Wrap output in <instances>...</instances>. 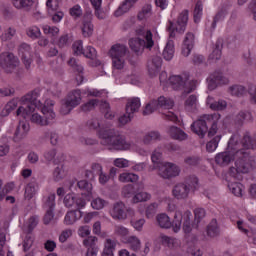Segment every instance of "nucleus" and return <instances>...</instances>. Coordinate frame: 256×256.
I'll use <instances>...</instances> for the list:
<instances>
[{
  "label": "nucleus",
  "instance_id": "obj_1",
  "mask_svg": "<svg viewBox=\"0 0 256 256\" xmlns=\"http://www.w3.org/2000/svg\"><path fill=\"white\" fill-rule=\"evenodd\" d=\"M21 101L26 107L20 106L17 111V117H23V119H29L32 123L45 127L51 125L55 121V111L53 108H49L43 105V102L39 100V90H34L21 98Z\"/></svg>",
  "mask_w": 256,
  "mask_h": 256
},
{
  "label": "nucleus",
  "instance_id": "obj_2",
  "mask_svg": "<svg viewBox=\"0 0 256 256\" xmlns=\"http://www.w3.org/2000/svg\"><path fill=\"white\" fill-rule=\"evenodd\" d=\"M243 147L244 149H256V135L251 137L249 132L244 134L242 141L239 143V136L234 135L230 138L228 142L229 151L218 153L215 157V161L217 165H222L225 167L226 165L230 164L231 161H235L237 156L235 153L237 150Z\"/></svg>",
  "mask_w": 256,
  "mask_h": 256
},
{
  "label": "nucleus",
  "instance_id": "obj_3",
  "mask_svg": "<svg viewBox=\"0 0 256 256\" xmlns=\"http://www.w3.org/2000/svg\"><path fill=\"white\" fill-rule=\"evenodd\" d=\"M187 23H189V10H183L178 15L176 23L171 20L168 21L166 31L169 33V40L162 53L165 61H171L175 57V42L171 39H175L177 33L183 35L187 30Z\"/></svg>",
  "mask_w": 256,
  "mask_h": 256
},
{
  "label": "nucleus",
  "instance_id": "obj_4",
  "mask_svg": "<svg viewBox=\"0 0 256 256\" xmlns=\"http://www.w3.org/2000/svg\"><path fill=\"white\" fill-rule=\"evenodd\" d=\"M98 137L101 145L111 147L115 151H129L131 149V142H127V138L115 129L99 130Z\"/></svg>",
  "mask_w": 256,
  "mask_h": 256
},
{
  "label": "nucleus",
  "instance_id": "obj_5",
  "mask_svg": "<svg viewBox=\"0 0 256 256\" xmlns=\"http://www.w3.org/2000/svg\"><path fill=\"white\" fill-rule=\"evenodd\" d=\"M219 121V114H205L200 119L191 124L193 133L199 135L201 139L208 133V137L217 135V123Z\"/></svg>",
  "mask_w": 256,
  "mask_h": 256
},
{
  "label": "nucleus",
  "instance_id": "obj_6",
  "mask_svg": "<svg viewBox=\"0 0 256 256\" xmlns=\"http://www.w3.org/2000/svg\"><path fill=\"white\" fill-rule=\"evenodd\" d=\"M235 167H231L229 170L230 177L234 179H241V173H248L251 169V163H249V152L247 148L240 147L235 152Z\"/></svg>",
  "mask_w": 256,
  "mask_h": 256
},
{
  "label": "nucleus",
  "instance_id": "obj_7",
  "mask_svg": "<svg viewBox=\"0 0 256 256\" xmlns=\"http://www.w3.org/2000/svg\"><path fill=\"white\" fill-rule=\"evenodd\" d=\"M199 189V178L192 175L189 176L184 183H178L172 190V195L175 199L182 200L189 197V193L195 192Z\"/></svg>",
  "mask_w": 256,
  "mask_h": 256
},
{
  "label": "nucleus",
  "instance_id": "obj_8",
  "mask_svg": "<svg viewBox=\"0 0 256 256\" xmlns=\"http://www.w3.org/2000/svg\"><path fill=\"white\" fill-rule=\"evenodd\" d=\"M169 81L174 91H183L182 95H189L197 89V81L189 80V76L173 75L169 77Z\"/></svg>",
  "mask_w": 256,
  "mask_h": 256
},
{
  "label": "nucleus",
  "instance_id": "obj_9",
  "mask_svg": "<svg viewBox=\"0 0 256 256\" xmlns=\"http://www.w3.org/2000/svg\"><path fill=\"white\" fill-rule=\"evenodd\" d=\"M191 217H193V214L189 210L185 211L184 213H181V211L176 210L174 214V219H173L174 233H179V231H181L182 223H183L182 229L184 233H191L192 231Z\"/></svg>",
  "mask_w": 256,
  "mask_h": 256
},
{
  "label": "nucleus",
  "instance_id": "obj_10",
  "mask_svg": "<svg viewBox=\"0 0 256 256\" xmlns=\"http://www.w3.org/2000/svg\"><path fill=\"white\" fill-rule=\"evenodd\" d=\"M109 55L112 59V67L121 70L125 67V55H127V46L123 44H115L109 50Z\"/></svg>",
  "mask_w": 256,
  "mask_h": 256
},
{
  "label": "nucleus",
  "instance_id": "obj_11",
  "mask_svg": "<svg viewBox=\"0 0 256 256\" xmlns=\"http://www.w3.org/2000/svg\"><path fill=\"white\" fill-rule=\"evenodd\" d=\"M78 105H81V90H73L62 101L60 108L61 115H69Z\"/></svg>",
  "mask_w": 256,
  "mask_h": 256
},
{
  "label": "nucleus",
  "instance_id": "obj_12",
  "mask_svg": "<svg viewBox=\"0 0 256 256\" xmlns=\"http://www.w3.org/2000/svg\"><path fill=\"white\" fill-rule=\"evenodd\" d=\"M19 57L12 52H2L0 54V67L4 73H13L20 65Z\"/></svg>",
  "mask_w": 256,
  "mask_h": 256
},
{
  "label": "nucleus",
  "instance_id": "obj_13",
  "mask_svg": "<svg viewBox=\"0 0 256 256\" xmlns=\"http://www.w3.org/2000/svg\"><path fill=\"white\" fill-rule=\"evenodd\" d=\"M229 93L232 94L234 97H245L247 93L250 95L251 103L256 104V85L251 84L248 87V90L245 86L235 84L229 87Z\"/></svg>",
  "mask_w": 256,
  "mask_h": 256
},
{
  "label": "nucleus",
  "instance_id": "obj_14",
  "mask_svg": "<svg viewBox=\"0 0 256 256\" xmlns=\"http://www.w3.org/2000/svg\"><path fill=\"white\" fill-rule=\"evenodd\" d=\"M181 173V168L174 163L165 162L159 165L158 175L162 177V179H173V177H179Z\"/></svg>",
  "mask_w": 256,
  "mask_h": 256
},
{
  "label": "nucleus",
  "instance_id": "obj_15",
  "mask_svg": "<svg viewBox=\"0 0 256 256\" xmlns=\"http://www.w3.org/2000/svg\"><path fill=\"white\" fill-rule=\"evenodd\" d=\"M18 55L21 57L22 63L25 65L26 69H31V64L33 63L31 45L27 43L20 44L18 47Z\"/></svg>",
  "mask_w": 256,
  "mask_h": 256
},
{
  "label": "nucleus",
  "instance_id": "obj_16",
  "mask_svg": "<svg viewBox=\"0 0 256 256\" xmlns=\"http://www.w3.org/2000/svg\"><path fill=\"white\" fill-rule=\"evenodd\" d=\"M208 89L213 91L217 89L218 85H227L229 83V78L223 76V73L219 71H215L213 74L209 76L207 79Z\"/></svg>",
  "mask_w": 256,
  "mask_h": 256
},
{
  "label": "nucleus",
  "instance_id": "obj_17",
  "mask_svg": "<svg viewBox=\"0 0 256 256\" xmlns=\"http://www.w3.org/2000/svg\"><path fill=\"white\" fill-rule=\"evenodd\" d=\"M64 205L68 209L73 207L75 210H79V209H83V207L87 205V202L85 201V199L79 198L75 196V194L73 193L72 194L69 193L64 197Z\"/></svg>",
  "mask_w": 256,
  "mask_h": 256
},
{
  "label": "nucleus",
  "instance_id": "obj_18",
  "mask_svg": "<svg viewBox=\"0 0 256 256\" xmlns=\"http://www.w3.org/2000/svg\"><path fill=\"white\" fill-rule=\"evenodd\" d=\"M110 215L112 219L125 221L127 219L125 204L123 202H116L110 210Z\"/></svg>",
  "mask_w": 256,
  "mask_h": 256
},
{
  "label": "nucleus",
  "instance_id": "obj_19",
  "mask_svg": "<svg viewBox=\"0 0 256 256\" xmlns=\"http://www.w3.org/2000/svg\"><path fill=\"white\" fill-rule=\"evenodd\" d=\"M193 47H195V34L193 32H187L182 44V55L189 57L191 51H193Z\"/></svg>",
  "mask_w": 256,
  "mask_h": 256
},
{
  "label": "nucleus",
  "instance_id": "obj_20",
  "mask_svg": "<svg viewBox=\"0 0 256 256\" xmlns=\"http://www.w3.org/2000/svg\"><path fill=\"white\" fill-rule=\"evenodd\" d=\"M43 157L46 163H53L54 165H60L65 161V156L63 154L57 155V149L51 148L44 152Z\"/></svg>",
  "mask_w": 256,
  "mask_h": 256
},
{
  "label": "nucleus",
  "instance_id": "obj_21",
  "mask_svg": "<svg viewBox=\"0 0 256 256\" xmlns=\"http://www.w3.org/2000/svg\"><path fill=\"white\" fill-rule=\"evenodd\" d=\"M29 129V123L20 121L14 133L15 143H19L21 139H25V137H27V134L29 133Z\"/></svg>",
  "mask_w": 256,
  "mask_h": 256
},
{
  "label": "nucleus",
  "instance_id": "obj_22",
  "mask_svg": "<svg viewBox=\"0 0 256 256\" xmlns=\"http://www.w3.org/2000/svg\"><path fill=\"white\" fill-rule=\"evenodd\" d=\"M129 47L136 55H141L145 51V40L139 37L131 38L129 40Z\"/></svg>",
  "mask_w": 256,
  "mask_h": 256
},
{
  "label": "nucleus",
  "instance_id": "obj_23",
  "mask_svg": "<svg viewBox=\"0 0 256 256\" xmlns=\"http://www.w3.org/2000/svg\"><path fill=\"white\" fill-rule=\"evenodd\" d=\"M81 31L83 37H91V35H93L94 26L93 22L91 21V16H84L81 25Z\"/></svg>",
  "mask_w": 256,
  "mask_h": 256
},
{
  "label": "nucleus",
  "instance_id": "obj_24",
  "mask_svg": "<svg viewBox=\"0 0 256 256\" xmlns=\"http://www.w3.org/2000/svg\"><path fill=\"white\" fill-rule=\"evenodd\" d=\"M161 65H163V59H161L159 56H154L152 58L151 64L148 65V72L150 77H155L157 73H159Z\"/></svg>",
  "mask_w": 256,
  "mask_h": 256
},
{
  "label": "nucleus",
  "instance_id": "obj_25",
  "mask_svg": "<svg viewBox=\"0 0 256 256\" xmlns=\"http://www.w3.org/2000/svg\"><path fill=\"white\" fill-rule=\"evenodd\" d=\"M83 217V212L81 209L68 211L64 217L65 225H73L75 222L79 221Z\"/></svg>",
  "mask_w": 256,
  "mask_h": 256
},
{
  "label": "nucleus",
  "instance_id": "obj_26",
  "mask_svg": "<svg viewBox=\"0 0 256 256\" xmlns=\"http://www.w3.org/2000/svg\"><path fill=\"white\" fill-rule=\"evenodd\" d=\"M137 35H141L142 37H144V41H145V45L144 48L145 49H153L154 45H155V41L153 40V32H151V30H138L137 31Z\"/></svg>",
  "mask_w": 256,
  "mask_h": 256
},
{
  "label": "nucleus",
  "instance_id": "obj_27",
  "mask_svg": "<svg viewBox=\"0 0 256 256\" xmlns=\"http://www.w3.org/2000/svg\"><path fill=\"white\" fill-rule=\"evenodd\" d=\"M137 0H124L122 4L115 10L114 17H121L128 13V11L133 7V3Z\"/></svg>",
  "mask_w": 256,
  "mask_h": 256
},
{
  "label": "nucleus",
  "instance_id": "obj_28",
  "mask_svg": "<svg viewBox=\"0 0 256 256\" xmlns=\"http://www.w3.org/2000/svg\"><path fill=\"white\" fill-rule=\"evenodd\" d=\"M168 133L172 139H176L177 141H185L187 139V133L176 126H171Z\"/></svg>",
  "mask_w": 256,
  "mask_h": 256
},
{
  "label": "nucleus",
  "instance_id": "obj_29",
  "mask_svg": "<svg viewBox=\"0 0 256 256\" xmlns=\"http://www.w3.org/2000/svg\"><path fill=\"white\" fill-rule=\"evenodd\" d=\"M52 177L56 183L63 181V179L67 177V172L65 171V165H63V162L58 164V166L54 169Z\"/></svg>",
  "mask_w": 256,
  "mask_h": 256
},
{
  "label": "nucleus",
  "instance_id": "obj_30",
  "mask_svg": "<svg viewBox=\"0 0 256 256\" xmlns=\"http://www.w3.org/2000/svg\"><path fill=\"white\" fill-rule=\"evenodd\" d=\"M141 107V100L137 97L131 98L128 100L126 104V113H131L132 115L134 113H137Z\"/></svg>",
  "mask_w": 256,
  "mask_h": 256
},
{
  "label": "nucleus",
  "instance_id": "obj_31",
  "mask_svg": "<svg viewBox=\"0 0 256 256\" xmlns=\"http://www.w3.org/2000/svg\"><path fill=\"white\" fill-rule=\"evenodd\" d=\"M207 105H209L212 111H223L227 109V102L225 100H218L213 102V98H207Z\"/></svg>",
  "mask_w": 256,
  "mask_h": 256
},
{
  "label": "nucleus",
  "instance_id": "obj_32",
  "mask_svg": "<svg viewBox=\"0 0 256 256\" xmlns=\"http://www.w3.org/2000/svg\"><path fill=\"white\" fill-rule=\"evenodd\" d=\"M223 49V39H218L215 43V48L212 53L209 55V59L212 61H219L221 59Z\"/></svg>",
  "mask_w": 256,
  "mask_h": 256
},
{
  "label": "nucleus",
  "instance_id": "obj_33",
  "mask_svg": "<svg viewBox=\"0 0 256 256\" xmlns=\"http://www.w3.org/2000/svg\"><path fill=\"white\" fill-rule=\"evenodd\" d=\"M155 141H161V133L159 131L147 132L143 137L144 145H150V143H155Z\"/></svg>",
  "mask_w": 256,
  "mask_h": 256
},
{
  "label": "nucleus",
  "instance_id": "obj_34",
  "mask_svg": "<svg viewBox=\"0 0 256 256\" xmlns=\"http://www.w3.org/2000/svg\"><path fill=\"white\" fill-rule=\"evenodd\" d=\"M156 219L159 227L162 229H171V227H173V221L171 222L167 214H158Z\"/></svg>",
  "mask_w": 256,
  "mask_h": 256
},
{
  "label": "nucleus",
  "instance_id": "obj_35",
  "mask_svg": "<svg viewBox=\"0 0 256 256\" xmlns=\"http://www.w3.org/2000/svg\"><path fill=\"white\" fill-rule=\"evenodd\" d=\"M37 195V184L34 182H30L25 187L24 199L27 201H31Z\"/></svg>",
  "mask_w": 256,
  "mask_h": 256
},
{
  "label": "nucleus",
  "instance_id": "obj_36",
  "mask_svg": "<svg viewBox=\"0 0 256 256\" xmlns=\"http://www.w3.org/2000/svg\"><path fill=\"white\" fill-rule=\"evenodd\" d=\"M226 16H227V11L225 10H220L217 12L209 28L210 33H213V31L217 29V23H221V21H224Z\"/></svg>",
  "mask_w": 256,
  "mask_h": 256
},
{
  "label": "nucleus",
  "instance_id": "obj_37",
  "mask_svg": "<svg viewBox=\"0 0 256 256\" xmlns=\"http://www.w3.org/2000/svg\"><path fill=\"white\" fill-rule=\"evenodd\" d=\"M228 188L235 197H243V189L245 186L239 182H232L228 184Z\"/></svg>",
  "mask_w": 256,
  "mask_h": 256
},
{
  "label": "nucleus",
  "instance_id": "obj_38",
  "mask_svg": "<svg viewBox=\"0 0 256 256\" xmlns=\"http://www.w3.org/2000/svg\"><path fill=\"white\" fill-rule=\"evenodd\" d=\"M157 101V106L162 109H173L175 102L171 98L160 96Z\"/></svg>",
  "mask_w": 256,
  "mask_h": 256
},
{
  "label": "nucleus",
  "instance_id": "obj_39",
  "mask_svg": "<svg viewBox=\"0 0 256 256\" xmlns=\"http://www.w3.org/2000/svg\"><path fill=\"white\" fill-rule=\"evenodd\" d=\"M125 243H127L132 251L137 253L139 249H141V240L137 238V236H129Z\"/></svg>",
  "mask_w": 256,
  "mask_h": 256
},
{
  "label": "nucleus",
  "instance_id": "obj_40",
  "mask_svg": "<svg viewBox=\"0 0 256 256\" xmlns=\"http://www.w3.org/2000/svg\"><path fill=\"white\" fill-rule=\"evenodd\" d=\"M119 181L121 183H137L139 181V176L134 173H122L119 176Z\"/></svg>",
  "mask_w": 256,
  "mask_h": 256
},
{
  "label": "nucleus",
  "instance_id": "obj_41",
  "mask_svg": "<svg viewBox=\"0 0 256 256\" xmlns=\"http://www.w3.org/2000/svg\"><path fill=\"white\" fill-rule=\"evenodd\" d=\"M208 237H217L219 235V226H217V220L213 219L207 226Z\"/></svg>",
  "mask_w": 256,
  "mask_h": 256
},
{
  "label": "nucleus",
  "instance_id": "obj_42",
  "mask_svg": "<svg viewBox=\"0 0 256 256\" xmlns=\"http://www.w3.org/2000/svg\"><path fill=\"white\" fill-rule=\"evenodd\" d=\"M219 141H221V135H216L212 140L206 144V150L208 153H213L219 147Z\"/></svg>",
  "mask_w": 256,
  "mask_h": 256
},
{
  "label": "nucleus",
  "instance_id": "obj_43",
  "mask_svg": "<svg viewBox=\"0 0 256 256\" xmlns=\"http://www.w3.org/2000/svg\"><path fill=\"white\" fill-rule=\"evenodd\" d=\"M68 65L71 67L74 73H83L84 68L81 62L75 58H70Z\"/></svg>",
  "mask_w": 256,
  "mask_h": 256
},
{
  "label": "nucleus",
  "instance_id": "obj_44",
  "mask_svg": "<svg viewBox=\"0 0 256 256\" xmlns=\"http://www.w3.org/2000/svg\"><path fill=\"white\" fill-rule=\"evenodd\" d=\"M203 17V2L198 1L194 8V22L199 23Z\"/></svg>",
  "mask_w": 256,
  "mask_h": 256
},
{
  "label": "nucleus",
  "instance_id": "obj_45",
  "mask_svg": "<svg viewBox=\"0 0 256 256\" xmlns=\"http://www.w3.org/2000/svg\"><path fill=\"white\" fill-rule=\"evenodd\" d=\"M97 241L98 239L96 236H88L83 240V245L86 249H99V247H97Z\"/></svg>",
  "mask_w": 256,
  "mask_h": 256
},
{
  "label": "nucleus",
  "instance_id": "obj_46",
  "mask_svg": "<svg viewBox=\"0 0 256 256\" xmlns=\"http://www.w3.org/2000/svg\"><path fill=\"white\" fill-rule=\"evenodd\" d=\"M149 199H151V194L147 192H139L133 196L132 201L133 203H143L145 201H149Z\"/></svg>",
  "mask_w": 256,
  "mask_h": 256
},
{
  "label": "nucleus",
  "instance_id": "obj_47",
  "mask_svg": "<svg viewBox=\"0 0 256 256\" xmlns=\"http://www.w3.org/2000/svg\"><path fill=\"white\" fill-rule=\"evenodd\" d=\"M44 35H50L51 37H57L59 35V28L56 26H49L47 24L42 26Z\"/></svg>",
  "mask_w": 256,
  "mask_h": 256
},
{
  "label": "nucleus",
  "instance_id": "obj_48",
  "mask_svg": "<svg viewBox=\"0 0 256 256\" xmlns=\"http://www.w3.org/2000/svg\"><path fill=\"white\" fill-rule=\"evenodd\" d=\"M26 35H28L30 39H39V37H41V29L37 26H31L26 29Z\"/></svg>",
  "mask_w": 256,
  "mask_h": 256
},
{
  "label": "nucleus",
  "instance_id": "obj_49",
  "mask_svg": "<svg viewBox=\"0 0 256 256\" xmlns=\"http://www.w3.org/2000/svg\"><path fill=\"white\" fill-rule=\"evenodd\" d=\"M184 163L188 167H197L201 163V157L199 156H187L184 158Z\"/></svg>",
  "mask_w": 256,
  "mask_h": 256
},
{
  "label": "nucleus",
  "instance_id": "obj_50",
  "mask_svg": "<svg viewBox=\"0 0 256 256\" xmlns=\"http://www.w3.org/2000/svg\"><path fill=\"white\" fill-rule=\"evenodd\" d=\"M12 3L16 9H27L33 5V0H12Z\"/></svg>",
  "mask_w": 256,
  "mask_h": 256
},
{
  "label": "nucleus",
  "instance_id": "obj_51",
  "mask_svg": "<svg viewBox=\"0 0 256 256\" xmlns=\"http://www.w3.org/2000/svg\"><path fill=\"white\" fill-rule=\"evenodd\" d=\"M76 185L78 189H80L81 191H86L87 193H91L93 189V185L87 182V180H80L76 182Z\"/></svg>",
  "mask_w": 256,
  "mask_h": 256
},
{
  "label": "nucleus",
  "instance_id": "obj_52",
  "mask_svg": "<svg viewBox=\"0 0 256 256\" xmlns=\"http://www.w3.org/2000/svg\"><path fill=\"white\" fill-rule=\"evenodd\" d=\"M84 57H86L87 59H97V50L92 47V46H87L86 49H84L83 54Z\"/></svg>",
  "mask_w": 256,
  "mask_h": 256
},
{
  "label": "nucleus",
  "instance_id": "obj_53",
  "mask_svg": "<svg viewBox=\"0 0 256 256\" xmlns=\"http://www.w3.org/2000/svg\"><path fill=\"white\" fill-rule=\"evenodd\" d=\"M34 241H35V238L33 237V235H31V233L28 232V234L26 235V237L24 238V241H23L24 251H29V249H31V247H33Z\"/></svg>",
  "mask_w": 256,
  "mask_h": 256
},
{
  "label": "nucleus",
  "instance_id": "obj_54",
  "mask_svg": "<svg viewBox=\"0 0 256 256\" xmlns=\"http://www.w3.org/2000/svg\"><path fill=\"white\" fill-rule=\"evenodd\" d=\"M14 189H15V183L13 182L7 183L1 190L0 201H3L6 195H8V193H11V191H13Z\"/></svg>",
  "mask_w": 256,
  "mask_h": 256
},
{
  "label": "nucleus",
  "instance_id": "obj_55",
  "mask_svg": "<svg viewBox=\"0 0 256 256\" xmlns=\"http://www.w3.org/2000/svg\"><path fill=\"white\" fill-rule=\"evenodd\" d=\"M69 14L74 19H79V17H81L83 15V9L81 8V6L79 4H76L72 8H70Z\"/></svg>",
  "mask_w": 256,
  "mask_h": 256
},
{
  "label": "nucleus",
  "instance_id": "obj_56",
  "mask_svg": "<svg viewBox=\"0 0 256 256\" xmlns=\"http://www.w3.org/2000/svg\"><path fill=\"white\" fill-rule=\"evenodd\" d=\"M74 55H83L85 49L83 48V41L77 40L72 45Z\"/></svg>",
  "mask_w": 256,
  "mask_h": 256
},
{
  "label": "nucleus",
  "instance_id": "obj_57",
  "mask_svg": "<svg viewBox=\"0 0 256 256\" xmlns=\"http://www.w3.org/2000/svg\"><path fill=\"white\" fill-rule=\"evenodd\" d=\"M159 107L157 106V100H152L150 101L144 111H143V115H151V113H153L154 111H156V109H158Z\"/></svg>",
  "mask_w": 256,
  "mask_h": 256
},
{
  "label": "nucleus",
  "instance_id": "obj_58",
  "mask_svg": "<svg viewBox=\"0 0 256 256\" xmlns=\"http://www.w3.org/2000/svg\"><path fill=\"white\" fill-rule=\"evenodd\" d=\"M55 194H50L44 202V209H52L55 210Z\"/></svg>",
  "mask_w": 256,
  "mask_h": 256
},
{
  "label": "nucleus",
  "instance_id": "obj_59",
  "mask_svg": "<svg viewBox=\"0 0 256 256\" xmlns=\"http://www.w3.org/2000/svg\"><path fill=\"white\" fill-rule=\"evenodd\" d=\"M122 194L124 197H126L128 199L130 197H133V195H135V186H133L132 184H128V185L124 186L122 189Z\"/></svg>",
  "mask_w": 256,
  "mask_h": 256
},
{
  "label": "nucleus",
  "instance_id": "obj_60",
  "mask_svg": "<svg viewBox=\"0 0 256 256\" xmlns=\"http://www.w3.org/2000/svg\"><path fill=\"white\" fill-rule=\"evenodd\" d=\"M157 207L159 205L157 203H151L147 208H146V217L148 219H151L152 217L155 216V213H157Z\"/></svg>",
  "mask_w": 256,
  "mask_h": 256
},
{
  "label": "nucleus",
  "instance_id": "obj_61",
  "mask_svg": "<svg viewBox=\"0 0 256 256\" xmlns=\"http://www.w3.org/2000/svg\"><path fill=\"white\" fill-rule=\"evenodd\" d=\"M161 242H162V245L169 247V249H173V247H175V238L162 235Z\"/></svg>",
  "mask_w": 256,
  "mask_h": 256
},
{
  "label": "nucleus",
  "instance_id": "obj_62",
  "mask_svg": "<svg viewBox=\"0 0 256 256\" xmlns=\"http://www.w3.org/2000/svg\"><path fill=\"white\" fill-rule=\"evenodd\" d=\"M114 232L115 235H118L119 237H127L129 235V229L121 225L115 226Z\"/></svg>",
  "mask_w": 256,
  "mask_h": 256
},
{
  "label": "nucleus",
  "instance_id": "obj_63",
  "mask_svg": "<svg viewBox=\"0 0 256 256\" xmlns=\"http://www.w3.org/2000/svg\"><path fill=\"white\" fill-rule=\"evenodd\" d=\"M46 6L48 8V12L53 13V11H57L59 9V0H47Z\"/></svg>",
  "mask_w": 256,
  "mask_h": 256
},
{
  "label": "nucleus",
  "instance_id": "obj_64",
  "mask_svg": "<svg viewBox=\"0 0 256 256\" xmlns=\"http://www.w3.org/2000/svg\"><path fill=\"white\" fill-rule=\"evenodd\" d=\"M91 206L97 211H99L100 209H103V207H105V200L101 198H96L92 200Z\"/></svg>",
  "mask_w": 256,
  "mask_h": 256
}]
</instances>
